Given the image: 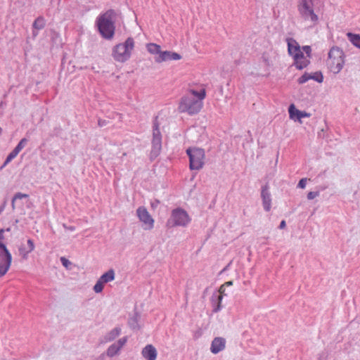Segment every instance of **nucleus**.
I'll use <instances>...</instances> for the list:
<instances>
[{"instance_id": "de8ad7c7", "label": "nucleus", "mask_w": 360, "mask_h": 360, "mask_svg": "<svg viewBox=\"0 0 360 360\" xmlns=\"http://www.w3.org/2000/svg\"><path fill=\"white\" fill-rule=\"evenodd\" d=\"M160 203V201L158 200H155L154 201L151 202V207L153 208H155Z\"/></svg>"}, {"instance_id": "f3484780", "label": "nucleus", "mask_w": 360, "mask_h": 360, "mask_svg": "<svg viewBox=\"0 0 360 360\" xmlns=\"http://www.w3.org/2000/svg\"><path fill=\"white\" fill-rule=\"evenodd\" d=\"M286 41L288 44V51L290 56H292L295 53L301 49L300 46L295 39L292 38H288Z\"/></svg>"}, {"instance_id": "e433bc0d", "label": "nucleus", "mask_w": 360, "mask_h": 360, "mask_svg": "<svg viewBox=\"0 0 360 360\" xmlns=\"http://www.w3.org/2000/svg\"><path fill=\"white\" fill-rule=\"evenodd\" d=\"M293 59H294V61L295 60H297L299 59H304V58H307L304 55V53L300 50H299L297 52L295 53L294 55L292 56Z\"/></svg>"}, {"instance_id": "cd10ccee", "label": "nucleus", "mask_w": 360, "mask_h": 360, "mask_svg": "<svg viewBox=\"0 0 360 360\" xmlns=\"http://www.w3.org/2000/svg\"><path fill=\"white\" fill-rule=\"evenodd\" d=\"M28 139L26 138L22 139L18 145L15 147V148L11 151L15 154V156L18 155V153L21 151V150L25 146L27 143Z\"/></svg>"}, {"instance_id": "f704fd0d", "label": "nucleus", "mask_w": 360, "mask_h": 360, "mask_svg": "<svg viewBox=\"0 0 360 360\" xmlns=\"http://www.w3.org/2000/svg\"><path fill=\"white\" fill-rule=\"evenodd\" d=\"M104 284L105 283L99 278L94 286V290L97 293L101 292L103 290Z\"/></svg>"}, {"instance_id": "72a5a7b5", "label": "nucleus", "mask_w": 360, "mask_h": 360, "mask_svg": "<svg viewBox=\"0 0 360 360\" xmlns=\"http://www.w3.org/2000/svg\"><path fill=\"white\" fill-rule=\"evenodd\" d=\"M311 79H314V81L321 83L323 81V76L321 72H316L314 74H310Z\"/></svg>"}, {"instance_id": "ddd939ff", "label": "nucleus", "mask_w": 360, "mask_h": 360, "mask_svg": "<svg viewBox=\"0 0 360 360\" xmlns=\"http://www.w3.org/2000/svg\"><path fill=\"white\" fill-rule=\"evenodd\" d=\"M261 198L262 199V205L264 210L269 212L271 210V198L267 184L263 186L262 188Z\"/></svg>"}, {"instance_id": "dca6fc26", "label": "nucleus", "mask_w": 360, "mask_h": 360, "mask_svg": "<svg viewBox=\"0 0 360 360\" xmlns=\"http://www.w3.org/2000/svg\"><path fill=\"white\" fill-rule=\"evenodd\" d=\"M34 248V241L32 239H28L27 241V245H22L19 248L20 255L22 256L23 258H27V255L31 252Z\"/></svg>"}, {"instance_id": "09e8293b", "label": "nucleus", "mask_w": 360, "mask_h": 360, "mask_svg": "<svg viewBox=\"0 0 360 360\" xmlns=\"http://www.w3.org/2000/svg\"><path fill=\"white\" fill-rule=\"evenodd\" d=\"M286 226V223L285 220H282L278 226L279 229H283Z\"/></svg>"}, {"instance_id": "7ed1b4c3", "label": "nucleus", "mask_w": 360, "mask_h": 360, "mask_svg": "<svg viewBox=\"0 0 360 360\" xmlns=\"http://www.w3.org/2000/svg\"><path fill=\"white\" fill-rule=\"evenodd\" d=\"M134 46V41L131 37L127 38L124 43L116 45L112 49L114 59L122 63L127 61L130 58Z\"/></svg>"}, {"instance_id": "6ab92c4d", "label": "nucleus", "mask_w": 360, "mask_h": 360, "mask_svg": "<svg viewBox=\"0 0 360 360\" xmlns=\"http://www.w3.org/2000/svg\"><path fill=\"white\" fill-rule=\"evenodd\" d=\"M120 333L121 328L119 327H116L105 335L104 340L105 342L112 341L120 335Z\"/></svg>"}, {"instance_id": "4be33fe9", "label": "nucleus", "mask_w": 360, "mask_h": 360, "mask_svg": "<svg viewBox=\"0 0 360 360\" xmlns=\"http://www.w3.org/2000/svg\"><path fill=\"white\" fill-rule=\"evenodd\" d=\"M288 112L290 118L292 120H299L300 113H301V110H297L294 104H290L288 108Z\"/></svg>"}, {"instance_id": "864d4df0", "label": "nucleus", "mask_w": 360, "mask_h": 360, "mask_svg": "<svg viewBox=\"0 0 360 360\" xmlns=\"http://www.w3.org/2000/svg\"><path fill=\"white\" fill-rule=\"evenodd\" d=\"M6 204H7V200L5 199L1 206H4V209H5Z\"/></svg>"}, {"instance_id": "c03bdc74", "label": "nucleus", "mask_w": 360, "mask_h": 360, "mask_svg": "<svg viewBox=\"0 0 360 360\" xmlns=\"http://www.w3.org/2000/svg\"><path fill=\"white\" fill-rule=\"evenodd\" d=\"M108 122L105 120L98 119V125L100 127H105L108 124Z\"/></svg>"}, {"instance_id": "2f4dec72", "label": "nucleus", "mask_w": 360, "mask_h": 360, "mask_svg": "<svg viewBox=\"0 0 360 360\" xmlns=\"http://www.w3.org/2000/svg\"><path fill=\"white\" fill-rule=\"evenodd\" d=\"M120 349H121L119 347V346H117L115 343H113L108 347L107 350V355L108 356L112 357L117 354Z\"/></svg>"}, {"instance_id": "f03ea898", "label": "nucleus", "mask_w": 360, "mask_h": 360, "mask_svg": "<svg viewBox=\"0 0 360 360\" xmlns=\"http://www.w3.org/2000/svg\"><path fill=\"white\" fill-rule=\"evenodd\" d=\"M345 55L342 49L338 46H333L328 52V66L334 74L339 73L345 64Z\"/></svg>"}, {"instance_id": "4c0bfd02", "label": "nucleus", "mask_w": 360, "mask_h": 360, "mask_svg": "<svg viewBox=\"0 0 360 360\" xmlns=\"http://www.w3.org/2000/svg\"><path fill=\"white\" fill-rule=\"evenodd\" d=\"M16 156L15 155L14 153H13L12 152H11L7 156L4 165H2L1 167H5L7 164H8L13 159H14Z\"/></svg>"}, {"instance_id": "8fccbe9b", "label": "nucleus", "mask_w": 360, "mask_h": 360, "mask_svg": "<svg viewBox=\"0 0 360 360\" xmlns=\"http://www.w3.org/2000/svg\"><path fill=\"white\" fill-rule=\"evenodd\" d=\"M4 229H0V240H3L4 238Z\"/></svg>"}, {"instance_id": "49530a36", "label": "nucleus", "mask_w": 360, "mask_h": 360, "mask_svg": "<svg viewBox=\"0 0 360 360\" xmlns=\"http://www.w3.org/2000/svg\"><path fill=\"white\" fill-rule=\"evenodd\" d=\"M63 227H64L65 229H67V230H68V231H75V226H67V225H66V224H63Z\"/></svg>"}, {"instance_id": "4468645a", "label": "nucleus", "mask_w": 360, "mask_h": 360, "mask_svg": "<svg viewBox=\"0 0 360 360\" xmlns=\"http://www.w3.org/2000/svg\"><path fill=\"white\" fill-rule=\"evenodd\" d=\"M226 340L224 338H214L212 341L210 351L213 354H217L225 348Z\"/></svg>"}, {"instance_id": "5701e85b", "label": "nucleus", "mask_w": 360, "mask_h": 360, "mask_svg": "<svg viewBox=\"0 0 360 360\" xmlns=\"http://www.w3.org/2000/svg\"><path fill=\"white\" fill-rule=\"evenodd\" d=\"M310 63V60L307 58L304 59H299L297 60H295L293 63V65L295 66V68L297 70H302L305 68H307Z\"/></svg>"}, {"instance_id": "9b49d317", "label": "nucleus", "mask_w": 360, "mask_h": 360, "mask_svg": "<svg viewBox=\"0 0 360 360\" xmlns=\"http://www.w3.org/2000/svg\"><path fill=\"white\" fill-rule=\"evenodd\" d=\"M225 291V285H221L218 290V292H214L211 297V302L213 306L212 311L214 313L218 312L221 309V300L223 298V295H224Z\"/></svg>"}, {"instance_id": "6e6552de", "label": "nucleus", "mask_w": 360, "mask_h": 360, "mask_svg": "<svg viewBox=\"0 0 360 360\" xmlns=\"http://www.w3.org/2000/svg\"><path fill=\"white\" fill-rule=\"evenodd\" d=\"M162 149V135L159 129L158 117H156L153 126L152 148L150 154L151 160L155 159L160 153Z\"/></svg>"}, {"instance_id": "f257e3e1", "label": "nucleus", "mask_w": 360, "mask_h": 360, "mask_svg": "<svg viewBox=\"0 0 360 360\" xmlns=\"http://www.w3.org/2000/svg\"><path fill=\"white\" fill-rule=\"evenodd\" d=\"M121 18L122 14L120 11L114 9H108L97 17L96 27L103 39L110 40L114 37L115 23Z\"/></svg>"}, {"instance_id": "f8f14e48", "label": "nucleus", "mask_w": 360, "mask_h": 360, "mask_svg": "<svg viewBox=\"0 0 360 360\" xmlns=\"http://www.w3.org/2000/svg\"><path fill=\"white\" fill-rule=\"evenodd\" d=\"M181 58V56L177 53L169 51H164L161 50V52L158 56H155V61L156 63H160L165 61L168 60H180Z\"/></svg>"}, {"instance_id": "bb28decb", "label": "nucleus", "mask_w": 360, "mask_h": 360, "mask_svg": "<svg viewBox=\"0 0 360 360\" xmlns=\"http://www.w3.org/2000/svg\"><path fill=\"white\" fill-rule=\"evenodd\" d=\"M28 139L26 138L22 139L18 145L15 147V148L11 151L15 154V156L18 155V153L21 151V150L25 146L27 143Z\"/></svg>"}, {"instance_id": "393cba45", "label": "nucleus", "mask_w": 360, "mask_h": 360, "mask_svg": "<svg viewBox=\"0 0 360 360\" xmlns=\"http://www.w3.org/2000/svg\"><path fill=\"white\" fill-rule=\"evenodd\" d=\"M28 139L26 138L22 139L18 145L15 147V148L11 151L15 154V156L18 155V153L21 151V150L25 146L27 143Z\"/></svg>"}, {"instance_id": "2eb2a0df", "label": "nucleus", "mask_w": 360, "mask_h": 360, "mask_svg": "<svg viewBox=\"0 0 360 360\" xmlns=\"http://www.w3.org/2000/svg\"><path fill=\"white\" fill-rule=\"evenodd\" d=\"M143 356L147 360H155L157 358V350L152 345H147L141 352Z\"/></svg>"}, {"instance_id": "ea45409f", "label": "nucleus", "mask_w": 360, "mask_h": 360, "mask_svg": "<svg viewBox=\"0 0 360 360\" xmlns=\"http://www.w3.org/2000/svg\"><path fill=\"white\" fill-rule=\"evenodd\" d=\"M319 195V191H310L307 194V199L308 200H313L316 197Z\"/></svg>"}, {"instance_id": "0eeeda50", "label": "nucleus", "mask_w": 360, "mask_h": 360, "mask_svg": "<svg viewBox=\"0 0 360 360\" xmlns=\"http://www.w3.org/2000/svg\"><path fill=\"white\" fill-rule=\"evenodd\" d=\"M202 108V102L192 96H184L179 104L181 112H187L190 115L198 113Z\"/></svg>"}, {"instance_id": "a211bd4d", "label": "nucleus", "mask_w": 360, "mask_h": 360, "mask_svg": "<svg viewBox=\"0 0 360 360\" xmlns=\"http://www.w3.org/2000/svg\"><path fill=\"white\" fill-rule=\"evenodd\" d=\"M141 319V315L135 312L134 314L129 319L128 324L129 327L133 330H138L140 328L139 321Z\"/></svg>"}, {"instance_id": "c9c22d12", "label": "nucleus", "mask_w": 360, "mask_h": 360, "mask_svg": "<svg viewBox=\"0 0 360 360\" xmlns=\"http://www.w3.org/2000/svg\"><path fill=\"white\" fill-rule=\"evenodd\" d=\"M311 79L310 74L308 72H304L298 79L297 82L300 84H304L307 82L308 80Z\"/></svg>"}, {"instance_id": "79ce46f5", "label": "nucleus", "mask_w": 360, "mask_h": 360, "mask_svg": "<svg viewBox=\"0 0 360 360\" xmlns=\"http://www.w3.org/2000/svg\"><path fill=\"white\" fill-rule=\"evenodd\" d=\"M302 50H303V51H304L306 53L307 57L311 58V46H302Z\"/></svg>"}, {"instance_id": "aec40b11", "label": "nucleus", "mask_w": 360, "mask_h": 360, "mask_svg": "<svg viewBox=\"0 0 360 360\" xmlns=\"http://www.w3.org/2000/svg\"><path fill=\"white\" fill-rule=\"evenodd\" d=\"M347 37L349 41L356 47L360 49V35L352 32H347Z\"/></svg>"}, {"instance_id": "1a4fd4ad", "label": "nucleus", "mask_w": 360, "mask_h": 360, "mask_svg": "<svg viewBox=\"0 0 360 360\" xmlns=\"http://www.w3.org/2000/svg\"><path fill=\"white\" fill-rule=\"evenodd\" d=\"M12 261V256L6 246L0 242V277L8 271Z\"/></svg>"}, {"instance_id": "9d476101", "label": "nucleus", "mask_w": 360, "mask_h": 360, "mask_svg": "<svg viewBox=\"0 0 360 360\" xmlns=\"http://www.w3.org/2000/svg\"><path fill=\"white\" fill-rule=\"evenodd\" d=\"M136 213L139 220L143 223L145 230H150L153 228L154 220L145 207H139Z\"/></svg>"}, {"instance_id": "603ef678", "label": "nucleus", "mask_w": 360, "mask_h": 360, "mask_svg": "<svg viewBox=\"0 0 360 360\" xmlns=\"http://www.w3.org/2000/svg\"><path fill=\"white\" fill-rule=\"evenodd\" d=\"M6 204H7V200L5 199L1 206H4V209H5Z\"/></svg>"}, {"instance_id": "6e6d98bb", "label": "nucleus", "mask_w": 360, "mask_h": 360, "mask_svg": "<svg viewBox=\"0 0 360 360\" xmlns=\"http://www.w3.org/2000/svg\"><path fill=\"white\" fill-rule=\"evenodd\" d=\"M4 210V206H0V214L2 213V212Z\"/></svg>"}, {"instance_id": "b1692460", "label": "nucleus", "mask_w": 360, "mask_h": 360, "mask_svg": "<svg viewBox=\"0 0 360 360\" xmlns=\"http://www.w3.org/2000/svg\"><path fill=\"white\" fill-rule=\"evenodd\" d=\"M147 50L149 53L158 56L161 52V47L156 44L150 43L147 44Z\"/></svg>"}, {"instance_id": "3c124183", "label": "nucleus", "mask_w": 360, "mask_h": 360, "mask_svg": "<svg viewBox=\"0 0 360 360\" xmlns=\"http://www.w3.org/2000/svg\"><path fill=\"white\" fill-rule=\"evenodd\" d=\"M224 285H225V286H231L233 285V281H227Z\"/></svg>"}, {"instance_id": "c85d7f7f", "label": "nucleus", "mask_w": 360, "mask_h": 360, "mask_svg": "<svg viewBox=\"0 0 360 360\" xmlns=\"http://www.w3.org/2000/svg\"><path fill=\"white\" fill-rule=\"evenodd\" d=\"M28 139L26 138L22 139L18 145L15 147V148L11 151L15 154V156L18 155V153L21 151V150L25 146L27 143Z\"/></svg>"}, {"instance_id": "412c9836", "label": "nucleus", "mask_w": 360, "mask_h": 360, "mask_svg": "<svg viewBox=\"0 0 360 360\" xmlns=\"http://www.w3.org/2000/svg\"><path fill=\"white\" fill-rule=\"evenodd\" d=\"M100 279L103 283H106L108 282L112 281L115 279V271L113 269H110L107 272L104 273L101 277Z\"/></svg>"}, {"instance_id": "423d86ee", "label": "nucleus", "mask_w": 360, "mask_h": 360, "mask_svg": "<svg viewBox=\"0 0 360 360\" xmlns=\"http://www.w3.org/2000/svg\"><path fill=\"white\" fill-rule=\"evenodd\" d=\"M297 10L302 18L310 20L313 23L318 21V16L314 13L313 0H298Z\"/></svg>"}, {"instance_id": "37998d69", "label": "nucleus", "mask_w": 360, "mask_h": 360, "mask_svg": "<svg viewBox=\"0 0 360 360\" xmlns=\"http://www.w3.org/2000/svg\"><path fill=\"white\" fill-rule=\"evenodd\" d=\"M306 183H307V179H305V178L301 179L297 184V187H299L300 188H304L306 186Z\"/></svg>"}, {"instance_id": "39448f33", "label": "nucleus", "mask_w": 360, "mask_h": 360, "mask_svg": "<svg viewBox=\"0 0 360 360\" xmlns=\"http://www.w3.org/2000/svg\"><path fill=\"white\" fill-rule=\"evenodd\" d=\"M186 153L189 158V167L191 170H199L204 165L205 151L199 148H188Z\"/></svg>"}, {"instance_id": "a878e982", "label": "nucleus", "mask_w": 360, "mask_h": 360, "mask_svg": "<svg viewBox=\"0 0 360 360\" xmlns=\"http://www.w3.org/2000/svg\"><path fill=\"white\" fill-rule=\"evenodd\" d=\"M28 139L26 138L22 139L18 145L15 147V148L11 151L15 154V156L18 155V153L21 151V150L25 146L27 143Z\"/></svg>"}, {"instance_id": "7c9ffc66", "label": "nucleus", "mask_w": 360, "mask_h": 360, "mask_svg": "<svg viewBox=\"0 0 360 360\" xmlns=\"http://www.w3.org/2000/svg\"><path fill=\"white\" fill-rule=\"evenodd\" d=\"M190 92L191 94L189 96H192L194 98H198V100L200 101H201L205 97L206 95L205 89H201L200 91L191 89Z\"/></svg>"}, {"instance_id": "58836bf2", "label": "nucleus", "mask_w": 360, "mask_h": 360, "mask_svg": "<svg viewBox=\"0 0 360 360\" xmlns=\"http://www.w3.org/2000/svg\"><path fill=\"white\" fill-rule=\"evenodd\" d=\"M127 341V337H124L122 338H120L118 341H117L115 343L121 349L126 344Z\"/></svg>"}, {"instance_id": "20e7f679", "label": "nucleus", "mask_w": 360, "mask_h": 360, "mask_svg": "<svg viewBox=\"0 0 360 360\" xmlns=\"http://www.w3.org/2000/svg\"><path fill=\"white\" fill-rule=\"evenodd\" d=\"M191 221L187 212L182 208L178 207L172 211L171 216L167 221V226H186Z\"/></svg>"}, {"instance_id": "c756f323", "label": "nucleus", "mask_w": 360, "mask_h": 360, "mask_svg": "<svg viewBox=\"0 0 360 360\" xmlns=\"http://www.w3.org/2000/svg\"><path fill=\"white\" fill-rule=\"evenodd\" d=\"M45 20L43 17H38L33 22L32 27L34 29L39 30L44 27Z\"/></svg>"}, {"instance_id": "5fc2aeb1", "label": "nucleus", "mask_w": 360, "mask_h": 360, "mask_svg": "<svg viewBox=\"0 0 360 360\" xmlns=\"http://www.w3.org/2000/svg\"><path fill=\"white\" fill-rule=\"evenodd\" d=\"M37 34H38V32H36V31H34V30L32 32V35H33V37H36Z\"/></svg>"}, {"instance_id": "473e14b6", "label": "nucleus", "mask_w": 360, "mask_h": 360, "mask_svg": "<svg viewBox=\"0 0 360 360\" xmlns=\"http://www.w3.org/2000/svg\"><path fill=\"white\" fill-rule=\"evenodd\" d=\"M28 197H29V195H28L27 194L22 193H20V192L16 193L13 195V198H12V200H11V206H12V209H13V210H15V200H20V199H22V198H28Z\"/></svg>"}, {"instance_id": "a19ab883", "label": "nucleus", "mask_w": 360, "mask_h": 360, "mask_svg": "<svg viewBox=\"0 0 360 360\" xmlns=\"http://www.w3.org/2000/svg\"><path fill=\"white\" fill-rule=\"evenodd\" d=\"M60 259L62 264L66 268H68L69 266L71 264V262L64 257H60Z\"/></svg>"}, {"instance_id": "a18cd8bd", "label": "nucleus", "mask_w": 360, "mask_h": 360, "mask_svg": "<svg viewBox=\"0 0 360 360\" xmlns=\"http://www.w3.org/2000/svg\"><path fill=\"white\" fill-rule=\"evenodd\" d=\"M310 116V114L305 112V111H301V113H300V117H299V121L301 122V119L303 118V117H308Z\"/></svg>"}]
</instances>
